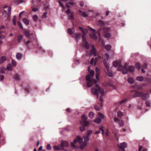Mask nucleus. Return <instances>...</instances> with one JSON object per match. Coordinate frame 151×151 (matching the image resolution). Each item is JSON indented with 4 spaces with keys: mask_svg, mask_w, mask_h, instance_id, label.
<instances>
[{
    "mask_svg": "<svg viewBox=\"0 0 151 151\" xmlns=\"http://www.w3.org/2000/svg\"><path fill=\"white\" fill-rule=\"evenodd\" d=\"M74 4L73 2H70L68 4L66 5V6L68 7H69L70 6H72L74 5Z\"/></svg>",
    "mask_w": 151,
    "mask_h": 151,
    "instance_id": "37998d69",
    "label": "nucleus"
},
{
    "mask_svg": "<svg viewBox=\"0 0 151 151\" xmlns=\"http://www.w3.org/2000/svg\"><path fill=\"white\" fill-rule=\"evenodd\" d=\"M22 21L24 23L27 25L29 24V21L27 18H24L23 19Z\"/></svg>",
    "mask_w": 151,
    "mask_h": 151,
    "instance_id": "ddd939ff",
    "label": "nucleus"
},
{
    "mask_svg": "<svg viewBox=\"0 0 151 151\" xmlns=\"http://www.w3.org/2000/svg\"><path fill=\"white\" fill-rule=\"evenodd\" d=\"M94 76H86V78L87 83V86L90 87L93 85H96V88L93 87L91 88V91L92 93L97 96V98H98L99 93L101 96H100V100L101 101H103L102 96L104 93V89L101 88L99 85L96 84V80L93 78Z\"/></svg>",
    "mask_w": 151,
    "mask_h": 151,
    "instance_id": "f257e3e1",
    "label": "nucleus"
},
{
    "mask_svg": "<svg viewBox=\"0 0 151 151\" xmlns=\"http://www.w3.org/2000/svg\"><path fill=\"white\" fill-rule=\"evenodd\" d=\"M91 47L92 49V50H91L90 52V56H91L92 55H93L94 56H96L97 55L98 56V58H96L95 60H94L95 61H96V62L98 60L99 58H100L101 57L99 56L97 51L96 50V48L94 45H91Z\"/></svg>",
    "mask_w": 151,
    "mask_h": 151,
    "instance_id": "39448f33",
    "label": "nucleus"
},
{
    "mask_svg": "<svg viewBox=\"0 0 151 151\" xmlns=\"http://www.w3.org/2000/svg\"><path fill=\"white\" fill-rule=\"evenodd\" d=\"M17 23L19 28L22 29H23V27L22 26V24L19 21H18L17 22Z\"/></svg>",
    "mask_w": 151,
    "mask_h": 151,
    "instance_id": "4c0bfd02",
    "label": "nucleus"
},
{
    "mask_svg": "<svg viewBox=\"0 0 151 151\" xmlns=\"http://www.w3.org/2000/svg\"><path fill=\"white\" fill-rule=\"evenodd\" d=\"M103 127L102 126H101L99 128V130H100V131H102V134L103 135L104 134V131L103 129Z\"/></svg>",
    "mask_w": 151,
    "mask_h": 151,
    "instance_id": "58836bf2",
    "label": "nucleus"
},
{
    "mask_svg": "<svg viewBox=\"0 0 151 151\" xmlns=\"http://www.w3.org/2000/svg\"><path fill=\"white\" fill-rule=\"evenodd\" d=\"M98 115L99 116L101 119H103L104 118V115L101 113H99Z\"/></svg>",
    "mask_w": 151,
    "mask_h": 151,
    "instance_id": "c03bdc74",
    "label": "nucleus"
},
{
    "mask_svg": "<svg viewBox=\"0 0 151 151\" xmlns=\"http://www.w3.org/2000/svg\"><path fill=\"white\" fill-rule=\"evenodd\" d=\"M94 108L95 109H96L97 111H99L100 110L99 107L96 105H95L94 106Z\"/></svg>",
    "mask_w": 151,
    "mask_h": 151,
    "instance_id": "680f3d73",
    "label": "nucleus"
},
{
    "mask_svg": "<svg viewBox=\"0 0 151 151\" xmlns=\"http://www.w3.org/2000/svg\"><path fill=\"white\" fill-rule=\"evenodd\" d=\"M25 35L27 37H29L31 35L29 31V30H26L25 32Z\"/></svg>",
    "mask_w": 151,
    "mask_h": 151,
    "instance_id": "b1692460",
    "label": "nucleus"
},
{
    "mask_svg": "<svg viewBox=\"0 0 151 151\" xmlns=\"http://www.w3.org/2000/svg\"><path fill=\"white\" fill-rule=\"evenodd\" d=\"M90 66H89L88 67V71L89 73L91 75V76H94V71L93 70H91L90 69Z\"/></svg>",
    "mask_w": 151,
    "mask_h": 151,
    "instance_id": "dca6fc26",
    "label": "nucleus"
},
{
    "mask_svg": "<svg viewBox=\"0 0 151 151\" xmlns=\"http://www.w3.org/2000/svg\"><path fill=\"white\" fill-rule=\"evenodd\" d=\"M137 97H141L142 99L145 100L149 97V94L147 93H144L142 92H137L135 93L133 96L134 98Z\"/></svg>",
    "mask_w": 151,
    "mask_h": 151,
    "instance_id": "423d86ee",
    "label": "nucleus"
},
{
    "mask_svg": "<svg viewBox=\"0 0 151 151\" xmlns=\"http://www.w3.org/2000/svg\"><path fill=\"white\" fill-rule=\"evenodd\" d=\"M92 131L91 130H88L87 133V135L88 136H89L92 133Z\"/></svg>",
    "mask_w": 151,
    "mask_h": 151,
    "instance_id": "a18cd8bd",
    "label": "nucleus"
},
{
    "mask_svg": "<svg viewBox=\"0 0 151 151\" xmlns=\"http://www.w3.org/2000/svg\"><path fill=\"white\" fill-rule=\"evenodd\" d=\"M137 66L138 68H140L141 67V65L140 63H138L137 64Z\"/></svg>",
    "mask_w": 151,
    "mask_h": 151,
    "instance_id": "774afa93",
    "label": "nucleus"
},
{
    "mask_svg": "<svg viewBox=\"0 0 151 151\" xmlns=\"http://www.w3.org/2000/svg\"><path fill=\"white\" fill-rule=\"evenodd\" d=\"M101 121V119L99 118H97L94 120V122L97 124L100 123Z\"/></svg>",
    "mask_w": 151,
    "mask_h": 151,
    "instance_id": "4be33fe9",
    "label": "nucleus"
},
{
    "mask_svg": "<svg viewBox=\"0 0 151 151\" xmlns=\"http://www.w3.org/2000/svg\"><path fill=\"white\" fill-rule=\"evenodd\" d=\"M109 86H110L113 87L114 89H116V86L114 85L113 84H111L110 83H109Z\"/></svg>",
    "mask_w": 151,
    "mask_h": 151,
    "instance_id": "6e6d98bb",
    "label": "nucleus"
},
{
    "mask_svg": "<svg viewBox=\"0 0 151 151\" xmlns=\"http://www.w3.org/2000/svg\"><path fill=\"white\" fill-rule=\"evenodd\" d=\"M123 115V113L121 111H119L117 113V116L118 117H121Z\"/></svg>",
    "mask_w": 151,
    "mask_h": 151,
    "instance_id": "e433bc0d",
    "label": "nucleus"
},
{
    "mask_svg": "<svg viewBox=\"0 0 151 151\" xmlns=\"http://www.w3.org/2000/svg\"><path fill=\"white\" fill-rule=\"evenodd\" d=\"M127 81L129 83H130L131 84L134 83V80L132 78L129 77Z\"/></svg>",
    "mask_w": 151,
    "mask_h": 151,
    "instance_id": "f3484780",
    "label": "nucleus"
},
{
    "mask_svg": "<svg viewBox=\"0 0 151 151\" xmlns=\"http://www.w3.org/2000/svg\"><path fill=\"white\" fill-rule=\"evenodd\" d=\"M79 12L82 16L84 17H86L88 16V15L86 14L84 12H83L81 11H79Z\"/></svg>",
    "mask_w": 151,
    "mask_h": 151,
    "instance_id": "412c9836",
    "label": "nucleus"
},
{
    "mask_svg": "<svg viewBox=\"0 0 151 151\" xmlns=\"http://www.w3.org/2000/svg\"><path fill=\"white\" fill-rule=\"evenodd\" d=\"M111 36V35L109 33H106L104 35V37H105L109 38Z\"/></svg>",
    "mask_w": 151,
    "mask_h": 151,
    "instance_id": "bb28decb",
    "label": "nucleus"
},
{
    "mask_svg": "<svg viewBox=\"0 0 151 151\" xmlns=\"http://www.w3.org/2000/svg\"><path fill=\"white\" fill-rule=\"evenodd\" d=\"M5 27L4 25H2L0 27V31L5 29Z\"/></svg>",
    "mask_w": 151,
    "mask_h": 151,
    "instance_id": "338daca9",
    "label": "nucleus"
},
{
    "mask_svg": "<svg viewBox=\"0 0 151 151\" xmlns=\"http://www.w3.org/2000/svg\"><path fill=\"white\" fill-rule=\"evenodd\" d=\"M53 148L55 150H60L59 147L55 145L53 147Z\"/></svg>",
    "mask_w": 151,
    "mask_h": 151,
    "instance_id": "864d4df0",
    "label": "nucleus"
},
{
    "mask_svg": "<svg viewBox=\"0 0 151 151\" xmlns=\"http://www.w3.org/2000/svg\"><path fill=\"white\" fill-rule=\"evenodd\" d=\"M12 64L13 66H15L16 65V63L15 61L12 60Z\"/></svg>",
    "mask_w": 151,
    "mask_h": 151,
    "instance_id": "603ef678",
    "label": "nucleus"
},
{
    "mask_svg": "<svg viewBox=\"0 0 151 151\" xmlns=\"http://www.w3.org/2000/svg\"><path fill=\"white\" fill-rule=\"evenodd\" d=\"M13 78L15 80L19 81L20 80L19 76H14Z\"/></svg>",
    "mask_w": 151,
    "mask_h": 151,
    "instance_id": "49530a36",
    "label": "nucleus"
},
{
    "mask_svg": "<svg viewBox=\"0 0 151 151\" xmlns=\"http://www.w3.org/2000/svg\"><path fill=\"white\" fill-rule=\"evenodd\" d=\"M38 9L37 8L33 7L32 9V10L34 12H36L38 10Z\"/></svg>",
    "mask_w": 151,
    "mask_h": 151,
    "instance_id": "052dcab7",
    "label": "nucleus"
},
{
    "mask_svg": "<svg viewBox=\"0 0 151 151\" xmlns=\"http://www.w3.org/2000/svg\"><path fill=\"white\" fill-rule=\"evenodd\" d=\"M22 57V55L19 53H18L16 54V58L17 59L20 60Z\"/></svg>",
    "mask_w": 151,
    "mask_h": 151,
    "instance_id": "f8f14e48",
    "label": "nucleus"
},
{
    "mask_svg": "<svg viewBox=\"0 0 151 151\" xmlns=\"http://www.w3.org/2000/svg\"><path fill=\"white\" fill-rule=\"evenodd\" d=\"M105 48L107 50H109L111 48V46L109 45H106L105 46Z\"/></svg>",
    "mask_w": 151,
    "mask_h": 151,
    "instance_id": "393cba45",
    "label": "nucleus"
},
{
    "mask_svg": "<svg viewBox=\"0 0 151 151\" xmlns=\"http://www.w3.org/2000/svg\"><path fill=\"white\" fill-rule=\"evenodd\" d=\"M89 37L93 39L96 40L97 38V37L94 32L93 35L90 34Z\"/></svg>",
    "mask_w": 151,
    "mask_h": 151,
    "instance_id": "2eb2a0df",
    "label": "nucleus"
},
{
    "mask_svg": "<svg viewBox=\"0 0 151 151\" xmlns=\"http://www.w3.org/2000/svg\"><path fill=\"white\" fill-rule=\"evenodd\" d=\"M86 143L85 142H84L82 144H81L80 146V148L81 149L83 150V149L86 146Z\"/></svg>",
    "mask_w": 151,
    "mask_h": 151,
    "instance_id": "473e14b6",
    "label": "nucleus"
},
{
    "mask_svg": "<svg viewBox=\"0 0 151 151\" xmlns=\"http://www.w3.org/2000/svg\"><path fill=\"white\" fill-rule=\"evenodd\" d=\"M75 31L74 29H68V32L71 35L73 36L74 33Z\"/></svg>",
    "mask_w": 151,
    "mask_h": 151,
    "instance_id": "9b49d317",
    "label": "nucleus"
},
{
    "mask_svg": "<svg viewBox=\"0 0 151 151\" xmlns=\"http://www.w3.org/2000/svg\"><path fill=\"white\" fill-rule=\"evenodd\" d=\"M119 124L120 126H122L124 124V123L123 121L122 120H120L119 121Z\"/></svg>",
    "mask_w": 151,
    "mask_h": 151,
    "instance_id": "ea45409f",
    "label": "nucleus"
},
{
    "mask_svg": "<svg viewBox=\"0 0 151 151\" xmlns=\"http://www.w3.org/2000/svg\"><path fill=\"white\" fill-rule=\"evenodd\" d=\"M32 19L34 21L37 22L38 19V17L37 15H34L32 16Z\"/></svg>",
    "mask_w": 151,
    "mask_h": 151,
    "instance_id": "cd10ccee",
    "label": "nucleus"
},
{
    "mask_svg": "<svg viewBox=\"0 0 151 151\" xmlns=\"http://www.w3.org/2000/svg\"><path fill=\"white\" fill-rule=\"evenodd\" d=\"M58 2L60 5L62 6L63 8H64V6L63 5V4H62L61 1L59 0L58 1Z\"/></svg>",
    "mask_w": 151,
    "mask_h": 151,
    "instance_id": "13d9d810",
    "label": "nucleus"
},
{
    "mask_svg": "<svg viewBox=\"0 0 151 151\" xmlns=\"http://www.w3.org/2000/svg\"><path fill=\"white\" fill-rule=\"evenodd\" d=\"M113 66L115 67H118V71H122L123 67L120 61L117 60L114 61L113 62Z\"/></svg>",
    "mask_w": 151,
    "mask_h": 151,
    "instance_id": "0eeeda50",
    "label": "nucleus"
},
{
    "mask_svg": "<svg viewBox=\"0 0 151 151\" xmlns=\"http://www.w3.org/2000/svg\"><path fill=\"white\" fill-rule=\"evenodd\" d=\"M25 91L27 93H29L30 91V87H25L24 88Z\"/></svg>",
    "mask_w": 151,
    "mask_h": 151,
    "instance_id": "79ce46f5",
    "label": "nucleus"
},
{
    "mask_svg": "<svg viewBox=\"0 0 151 151\" xmlns=\"http://www.w3.org/2000/svg\"><path fill=\"white\" fill-rule=\"evenodd\" d=\"M61 145L62 146L67 147L69 145V143L67 141H62L61 142Z\"/></svg>",
    "mask_w": 151,
    "mask_h": 151,
    "instance_id": "4468645a",
    "label": "nucleus"
},
{
    "mask_svg": "<svg viewBox=\"0 0 151 151\" xmlns=\"http://www.w3.org/2000/svg\"><path fill=\"white\" fill-rule=\"evenodd\" d=\"M94 114L93 112H89L88 115L89 117L91 118H93L94 117Z\"/></svg>",
    "mask_w": 151,
    "mask_h": 151,
    "instance_id": "f704fd0d",
    "label": "nucleus"
},
{
    "mask_svg": "<svg viewBox=\"0 0 151 151\" xmlns=\"http://www.w3.org/2000/svg\"><path fill=\"white\" fill-rule=\"evenodd\" d=\"M90 63L91 65H96V61H95L94 60V58H92L91 59L90 62Z\"/></svg>",
    "mask_w": 151,
    "mask_h": 151,
    "instance_id": "c756f323",
    "label": "nucleus"
},
{
    "mask_svg": "<svg viewBox=\"0 0 151 151\" xmlns=\"http://www.w3.org/2000/svg\"><path fill=\"white\" fill-rule=\"evenodd\" d=\"M6 70L11 71L12 70V68L10 64H9L7 65V67L6 68Z\"/></svg>",
    "mask_w": 151,
    "mask_h": 151,
    "instance_id": "6ab92c4d",
    "label": "nucleus"
},
{
    "mask_svg": "<svg viewBox=\"0 0 151 151\" xmlns=\"http://www.w3.org/2000/svg\"><path fill=\"white\" fill-rule=\"evenodd\" d=\"M47 14V12L44 13L42 15V18H46Z\"/></svg>",
    "mask_w": 151,
    "mask_h": 151,
    "instance_id": "4d7b16f0",
    "label": "nucleus"
},
{
    "mask_svg": "<svg viewBox=\"0 0 151 151\" xmlns=\"http://www.w3.org/2000/svg\"><path fill=\"white\" fill-rule=\"evenodd\" d=\"M127 99H124L123 100H122V101H121L119 103L120 104H122V103H123L125 102H126L127 101Z\"/></svg>",
    "mask_w": 151,
    "mask_h": 151,
    "instance_id": "de8ad7c7",
    "label": "nucleus"
},
{
    "mask_svg": "<svg viewBox=\"0 0 151 151\" xmlns=\"http://www.w3.org/2000/svg\"><path fill=\"white\" fill-rule=\"evenodd\" d=\"M82 40L83 42L85 43V42H86V39L85 38V35H83L82 36Z\"/></svg>",
    "mask_w": 151,
    "mask_h": 151,
    "instance_id": "5fc2aeb1",
    "label": "nucleus"
},
{
    "mask_svg": "<svg viewBox=\"0 0 151 151\" xmlns=\"http://www.w3.org/2000/svg\"><path fill=\"white\" fill-rule=\"evenodd\" d=\"M128 65L126 64L125 65L124 68L123 67L122 70V72L123 74H125L128 73H129L133 72L134 70V67L132 66H130L129 67V69L127 68Z\"/></svg>",
    "mask_w": 151,
    "mask_h": 151,
    "instance_id": "20e7f679",
    "label": "nucleus"
},
{
    "mask_svg": "<svg viewBox=\"0 0 151 151\" xmlns=\"http://www.w3.org/2000/svg\"><path fill=\"white\" fill-rule=\"evenodd\" d=\"M11 8L10 6H9L8 8V13L7 14V20L8 21H10V19Z\"/></svg>",
    "mask_w": 151,
    "mask_h": 151,
    "instance_id": "1a4fd4ad",
    "label": "nucleus"
},
{
    "mask_svg": "<svg viewBox=\"0 0 151 151\" xmlns=\"http://www.w3.org/2000/svg\"><path fill=\"white\" fill-rule=\"evenodd\" d=\"M85 45L86 49H88L89 48V45L87 42H85Z\"/></svg>",
    "mask_w": 151,
    "mask_h": 151,
    "instance_id": "09e8293b",
    "label": "nucleus"
},
{
    "mask_svg": "<svg viewBox=\"0 0 151 151\" xmlns=\"http://www.w3.org/2000/svg\"><path fill=\"white\" fill-rule=\"evenodd\" d=\"M23 38V36L22 35H19L17 37V40L19 42L21 41Z\"/></svg>",
    "mask_w": 151,
    "mask_h": 151,
    "instance_id": "c9c22d12",
    "label": "nucleus"
},
{
    "mask_svg": "<svg viewBox=\"0 0 151 151\" xmlns=\"http://www.w3.org/2000/svg\"><path fill=\"white\" fill-rule=\"evenodd\" d=\"M74 36H73V37H75L77 39H79L81 38V35L79 33H76L74 34Z\"/></svg>",
    "mask_w": 151,
    "mask_h": 151,
    "instance_id": "aec40b11",
    "label": "nucleus"
},
{
    "mask_svg": "<svg viewBox=\"0 0 151 151\" xmlns=\"http://www.w3.org/2000/svg\"><path fill=\"white\" fill-rule=\"evenodd\" d=\"M98 24L99 25H103L104 24V23L102 21L100 20L99 21Z\"/></svg>",
    "mask_w": 151,
    "mask_h": 151,
    "instance_id": "8fccbe9b",
    "label": "nucleus"
},
{
    "mask_svg": "<svg viewBox=\"0 0 151 151\" xmlns=\"http://www.w3.org/2000/svg\"><path fill=\"white\" fill-rule=\"evenodd\" d=\"M109 130L108 129H107L105 132V134L107 136H108L109 135Z\"/></svg>",
    "mask_w": 151,
    "mask_h": 151,
    "instance_id": "0e129e2a",
    "label": "nucleus"
},
{
    "mask_svg": "<svg viewBox=\"0 0 151 151\" xmlns=\"http://www.w3.org/2000/svg\"><path fill=\"white\" fill-rule=\"evenodd\" d=\"M76 139L78 142L79 143H81L82 141V139L79 136H78L77 137Z\"/></svg>",
    "mask_w": 151,
    "mask_h": 151,
    "instance_id": "7c9ffc66",
    "label": "nucleus"
},
{
    "mask_svg": "<svg viewBox=\"0 0 151 151\" xmlns=\"http://www.w3.org/2000/svg\"><path fill=\"white\" fill-rule=\"evenodd\" d=\"M5 70H6V69L4 67H2L0 68L1 73L2 74L5 73Z\"/></svg>",
    "mask_w": 151,
    "mask_h": 151,
    "instance_id": "a878e982",
    "label": "nucleus"
},
{
    "mask_svg": "<svg viewBox=\"0 0 151 151\" xmlns=\"http://www.w3.org/2000/svg\"><path fill=\"white\" fill-rule=\"evenodd\" d=\"M99 41L101 42L102 44L103 45H104V41H103V40H102V39H101L100 38V39H99Z\"/></svg>",
    "mask_w": 151,
    "mask_h": 151,
    "instance_id": "69168bd1",
    "label": "nucleus"
},
{
    "mask_svg": "<svg viewBox=\"0 0 151 151\" xmlns=\"http://www.w3.org/2000/svg\"><path fill=\"white\" fill-rule=\"evenodd\" d=\"M69 18L70 19H74V18L73 16V15L72 13H71L69 14Z\"/></svg>",
    "mask_w": 151,
    "mask_h": 151,
    "instance_id": "a19ab883",
    "label": "nucleus"
},
{
    "mask_svg": "<svg viewBox=\"0 0 151 151\" xmlns=\"http://www.w3.org/2000/svg\"><path fill=\"white\" fill-rule=\"evenodd\" d=\"M88 27L89 28V29L92 32H94L95 31V29H93L92 28L88 26Z\"/></svg>",
    "mask_w": 151,
    "mask_h": 151,
    "instance_id": "bf43d9fd",
    "label": "nucleus"
},
{
    "mask_svg": "<svg viewBox=\"0 0 151 151\" xmlns=\"http://www.w3.org/2000/svg\"><path fill=\"white\" fill-rule=\"evenodd\" d=\"M109 58V56L108 54L106 53L104 57V63L106 68V69L107 70L108 76H112L114 75L113 72L109 70V65L106 61L108 60Z\"/></svg>",
    "mask_w": 151,
    "mask_h": 151,
    "instance_id": "7ed1b4c3",
    "label": "nucleus"
},
{
    "mask_svg": "<svg viewBox=\"0 0 151 151\" xmlns=\"http://www.w3.org/2000/svg\"><path fill=\"white\" fill-rule=\"evenodd\" d=\"M127 143L125 142L120 143L118 145V147L121 149L122 151H125L124 149L127 147Z\"/></svg>",
    "mask_w": 151,
    "mask_h": 151,
    "instance_id": "6e6552de",
    "label": "nucleus"
},
{
    "mask_svg": "<svg viewBox=\"0 0 151 151\" xmlns=\"http://www.w3.org/2000/svg\"><path fill=\"white\" fill-rule=\"evenodd\" d=\"M144 79L143 77L142 76H137V79L139 81H142Z\"/></svg>",
    "mask_w": 151,
    "mask_h": 151,
    "instance_id": "5701e85b",
    "label": "nucleus"
},
{
    "mask_svg": "<svg viewBox=\"0 0 151 151\" xmlns=\"http://www.w3.org/2000/svg\"><path fill=\"white\" fill-rule=\"evenodd\" d=\"M147 64L146 63H145L144 64V65L143 66V68L145 69L147 68Z\"/></svg>",
    "mask_w": 151,
    "mask_h": 151,
    "instance_id": "e2e57ef3",
    "label": "nucleus"
},
{
    "mask_svg": "<svg viewBox=\"0 0 151 151\" xmlns=\"http://www.w3.org/2000/svg\"><path fill=\"white\" fill-rule=\"evenodd\" d=\"M89 136H84L83 137V139H84L85 142H88L89 140Z\"/></svg>",
    "mask_w": 151,
    "mask_h": 151,
    "instance_id": "c85d7f7f",
    "label": "nucleus"
},
{
    "mask_svg": "<svg viewBox=\"0 0 151 151\" xmlns=\"http://www.w3.org/2000/svg\"><path fill=\"white\" fill-rule=\"evenodd\" d=\"M96 76H99L100 73V70L97 67L96 68Z\"/></svg>",
    "mask_w": 151,
    "mask_h": 151,
    "instance_id": "72a5a7b5",
    "label": "nucleus"
},
{
    "mask_svg": "<svg viewBox=\"0 0 151 151\" xmlns=\"http://www.w3.org/2000/svg\"><path fill=\"white\" fill-rule=\"evenodd\" d=\"M52 148L50 144H48L47 146V149L48 150H50Z\"/></svg>",
    "mask_w": 151,
    "mask_h": 151,
    "instance_id": "3c124183",
    "label": "nucleus"
},
{
    "mask_svg": "<svg viewBox=\"0 0 151 151\" xmlns=\"http://www.w3.org/2000/svg\"><path fill=\"white\" fill-rule=\"evenodd\" d=\"M81 118L82 120L81 121L80 123L82 126L80 127V129L81 132H83L86 130L85 127L88 125L90 124V122L88 121H86L88 118L86 115H82Z\"/></svg>",
    "mask_w": 151,
    "mask_h": 151,
    "instance_id": "f03ea898",
    "label": "nucleus"
},
{
    "mask_svg": "<svg viewBox=\"0 0 151 151\" xmlns=\"http://www.w3.org/2000/svg\"><path fill=\"white\" fill-rule=\"evenodd\" d=\"M79 29L82 31L84 35H86L88 32V30L87 29H84L83 27H79Z\"/></svg>",
    "mask_w": 151,
    "mask_h": 151,
    "instance_id": "9d476101",
    "label": "nucleus"
},
{
    "mask_svg": "<svg viewBox=\"0 0 151 151\" xmlns=\"http://www.w3.org/2000/svg\"><path fill=\"white\" fill-rule=\"evenodd\" d=\"M145 104L147 106H150V102L149 100H147L145 101Z\"/></svg>",
    "mask_w": 151,
    "mask_h": 151,
    "instance_id": "2f4dec72",
    "label": "nucleus"
},
{
    "mask_svg": "<svg viewBox=\"0 0 151 151\" xmlns=\"http://www.w3.org/2000/svg\"><path fill=\"white\" fill-rule=\"evenodd\" d=\"M6 58L4 56H2L0 58V63H3L6 60Z\"/></svg>",
    "mask_w": 151,
    "mask_h": 151,
    "instance_id": "a211bd4d",
    "label": "nucleus"
}]
</instances>
